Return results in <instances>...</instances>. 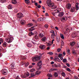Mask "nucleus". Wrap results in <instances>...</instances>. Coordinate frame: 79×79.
Segmentation results:
<instances>
[{
	"label": "nucleus",
	"mask_w": 79,
	"mask_h": 79,
	"mask_svg": "<svg viewBox=\"0 0 79 79\" xmlns=\"http://www.w3.org/2000/svg\"><path fill=\"white\" fill-rule=\"evenodd\" d=\"M48 6L49 7H52V9L53 10L56 9V6L54 5V3L52 2L51 0H48L47 1Z\"/></svg>",
	"instance_id": "f257e3e1"
},
{
	"label": "nucleus",
	"mask_w": 79,
	"mask_h": 79,
	"mask_svg": "<svg viewBox=\"0 0 79 79\" xmlns=\"http://www.w3.org/2000/svg\"><path fill=\"white\" fill-rule=\"evenodd\" d=\"M40 60V56H39L34 57L32 58V60L34 62L36 61H39V60Z\"/></svg>",
	"instance_id": "f03ea898"
},
{
	"label": "nucleus",
	"mask_w": 79,
	"mask_h": 79,
	"mask_svg": "<svg viewBox=\"0 0 79 79\" xmlns=\"http://www.w3.org/2000/svg\"><path fill=\"white\" fill-rule=\"evenodd\" d=\"M37 32L36 31H35V35L34 36L32 39L33 40H34V41H35V39H36V40H38V39H39V38L38 36H37Z\"/></svg>",
	"instance_id": "7ed1b4c3"
},
{
	"label": "nucleus",
	"mask_w": 79,
	"mask_h": 79,
	"mask_svg": "<svg viewBox=\"0 0 79 79\" xmlns=\"http://www.w3.org/2000/svg\"><path fill=\"white\" fill-rule=\"evenodd\" d=\"M14 39L13 38L10 37V38H7L6 39V41L8 43H11L13 41V40Z\"/></svg>",
	"instance_id": "20e7f679"
},
{
	"label": "nucleus",
	"mask_w": 79,
	"mask_h": 79,
	"mask_svg": "<svg viewBox=\"0 0 79 79\" xmlns=\"http://www.w3.org/2000/svg\"><path fill=\"white\" fill-rule=\"evenodd\" d=\"M2 73L3 74V75H7L8 74V71L6 69H3L2 70Z\"/></svg>",
	"instance_id": "39448f33"
},
{
	"label": "nucleus",
	"mask_w": 79,
	"mask_h": 79,
	"mask_svg": "<svg viewBox=\"0 0 79 79\" xmlns=\"http://www.w3.org/2000/svg\"><path fill=\"white\" fill-rule=\"evenodd\" d=\"M17 16L19 18H21L23 17V14L22 13H19L17 14Z\"/></svg>",
	"instance_id": "423d86ee"
},
{
	"label": "nucleus",
	"mask_w": 79,
	"mask_h": 79,
	"mask_svg": "<svg viewBox=\"0 0 79 79\" xmlns=\"http://www.w3.org/2000/svg\"><path fill=\"white\" fill-rule=\"evenodd\" d=\"M57 15H58L59 17H62L64 15V13L63 12L59 13Z\"/></svg>",
	"instance_id": "0eeeda50"
},
{
	"label": "nucleus",
	"mask_w": 79,
	"mask_h": 79,
	"mask_svg": "<svg viewBox=\"0 0 79 79\" xmlns=\"http://www.w3.org/2000/svg\"><path fill=\"white\" fill-rule=\"evenodd\" d=\"M66 7L67 9H70L71 8V4L70 3H68L66 6Z\"/></svg>",
	"instance_id": "6e6552de"
},
{
	"label": "nucleus",
	"mask_w": 79,
	"mask_h": 79,
	"mask_svg": "<svg viewBox=\"0 0 79 79\" xmlns=\"http://www.w3.org/2000/svg\"><path fill=\"white\" fill-rule=\"evenodd\" d=\"M77 33H73L72 35V37H73V38H74V37H77Z\"/></svg>",
	"instance_id": "1a4fd4ad"
},
{
	"label": "nucleus",
	"mask_w": 79,
	"mask_h": 79,
	"mask_svg": "<svg viewBox=\"0 0 79 79\" xmlns=\"http://www.w3.org/2000/svg\"><path fill=\"white\" fill-rule=\"evenodd\" d=\"M75 11V7H72L70 10V11L71 12V13H73V12H74Z\"/></svg>",
	"instance_id": "9d476101"
},
{
	"label": "nucleus",
	"mask_w": 79,
	"mask_h": 79,
	"mask_svg": "<svg viewBox=\"0 0 79 79\" xmlns=\"http://www.w3.org/2000/svg\"><path fill=\"white\" fill-rule=\"evenodd\" d=\"M40 48L41 49L44 50V49H45V48H46V46L45 45H41L40 46Z\"/></svg>",
	"instance_id": "9b49d317"
},
{
	"label": "nucleus",
	"mask_w": 79,
	"mask_h": 79,
	"mask_svg": "<svg viewBox=\"0 0 79 79\" xmlns=\"http://www.w3.org/2000/svg\"><path fill=\"white\" fill-rule=\"evenodd\" d=\"M42 61L40 60V61L38 62L37 63V65L38 66H42Z\"/></svg>",
	"instance_id": "f8f14e48"
},
{
	"label": "nucleus",
	"mask_w": 79,
	"mask_h": 79,
	"mask_svg": "<svg viewBox=\"0 0 79 79\" xmlns=\"http://www.w3.org/2000/svg\"><path fill=\"white\" fill-rule=\"evenodd\" d=\"M35 34V32L33 33H32V32H31L29 33L28 35L29 36H31V35H34Z\"/></svg>",
	"instance_id": "ddd939ff"
},
{
	"label": "nucleus",
	"mask_w": 79,
	"mask_h": 79,
	"mask_svg": "<svg viewBox=\"0 0 79 79\" xmlns=\"http://www.w3.org/2000/svg\"><path fill=\"white\" fill-rule=\"evenodd\" d=\"M31 77H29V78H31L32 77H34V76H35V75L34 73H30Z\"/></svg>",
	"instance_id": "4468645a"
},
{
	"label": "nucleus",
	"mask_w": 79,
	"mask_h": 79,
	"mask_svg": "<svg viewBox=\"0 0 79 79\" xmlns=\"http://www.w3.org/2000/svg\"><path fill=\"white\" fill-rule=\"evenodd\" d=\"M34 27H31V28H30L29 29V30L30 31H32L33 30H34L35 29V28H34Z\"/></svg>",
	"instance_id": "2eb2a0df"
},
{
	"label": "nucleus",
	"mask_w": 79,
	"mask_h": 79,
	"mask_svg": "<svg viewBox=\"0 0 79 79\" xmlns=\"http://www.w3.org/2000/svg\"><path fill=\"white\" fill-rule=\"evenodd\" d=\"M12 3L13 4H16L17 3V2L16 0H12Z\"/></svg>",
	"instance_id": "dca6fc26"
},
{
	"label": "nucleus",
	"mask_w": 79,
	"mask_h": 79,
	"mask_svg": "<svg viewBox=\"0 0 79 79\" xmlns=\"http://www.w3.org/2000/svg\"><path fill=\"white\" fill-rule=\"evenodd\" d=\"M76 43L75 42H72L70 43V45L71 46H73V45H74Z\"/></svg>",
	"instance_id": "f3484780"
},
{
	"label": "nucleus",
	"mask_w": 79,
	"mask_h": 79,
	"mask_svg": "<svg viewBox=\"0 0 79 79\" xmlns=\"http://www.w3.org/2000/svg\"><path fill=\"white\" fill-rule=\"evenodd\" d=\"M8 8L9 9L11 10V9L13 8V6L11 5H9L8 6Z\"/></svg>",
	"instance_id": "a211bd4d"
},
{
	"label": "nucleus",
	"mask_w": 79,
	"mask_h": 79,
	"mask_svg": "<svg viewBox=\"0 0 79 79\" xmlns=\"http://www.w3.org/2000/svg\"><path fill=\"white\" fill-rule=\"evenodd\" d=\"M20 23L22 25H24V23H25V20H21V21Z\"/></svg>",
	"instance_id": "6ab92c4d"
},
{
	"label": "nucleus",
	"mask_w": 79,
	"mask_h": 79,
	"mask_svg": "<svg viewBox=\"0 0 79 79\" xmlns=\"http://www.w3.org/2000/svg\"><path fill=\"white\" fill-rule=\"evenodd\" d=\"M39 37L40 38H42L43 37H44V34H43L42 33H40L39 34Z\"/></svg>",
	"instance_id": "aec40b11"
},
{
	"label": "nucleus",
	"mask_w": 79,
	"mask_h": 79,
	"mask_svg": "<svg viewBox=\"0 0 79 79\" xmlns=\"http://www.w3.org/2000/svg\"><path fill=\"white\" fill-rule=\"evenodd\" d=\"M52 15H53V16H55V15H57V16H58V13L57 12H54V13H52Z\"/></svg>",
	"instance_id": "412c9836"
},
{
	"label": "nucleus",
	"mask_w": 79,
	"mask_h": 79,
	"mask_svg": "<svg viewBox=\"0 0 79 79\" xmlns=\"http://www.w3.org/2000/svg\"><path fill=\"white\" fill-rule=\"evenodd\" d=\"M54 76L56 77H58V73L56 72L54 73Z\"/></svg>",
	"instance_id": "4be33fe9"
},
{
	"label": "nucleus",
	"mask_w": 79,
	"mask_h": 79,
	"mask_svg": "<svg viewBox=\"0 0 79 79\" xmlns=\"http://www.w3.org/2000/svg\"><path fill=\"white\" fill-rule=\"evenodd\" d=\"M46 37H44L42 38L41 40H42V41H43V42H45V41L46 40Z\"/></svg>",
	"instance_id": "5701e85b"
},
{
	"label": "nucleus",
	"mask_w": 79,
	"mask_h": 79,
	"mask_svg": "<svg viewBox=\"0 0 79 79\" xmlns=\"http://www.w3.org/2000/svg\"><path fill=\"white\" fill-rule=\"evenodd\" d=\"M40 71L38 70V71H37L36 73H35V74H37V75H39V74H40Z\"/></svg>",
	"instance_id": "b1692460"
},
{
	"label": "nucleus",
	"mask_w": 79,
	"mask_h": 79,
	"mask_svg": "<svg viewBox=\"0 0 79 79\" xmlns=\"http://www.w3.org/2000/svg\"><path fill=\"white\" fill-rule=\"evenodd\" d=\"M3 47H6V45H7V44H6V42H4L3 44Z\"/></svg>",
	"instance_id": "393cba45"
},
{
	"label": "nucleus",
	"mask_w": 79,
	"mask_h": 79,
	"mask_svg": "<svg viewBox=\"0 0 79 79\" xmlns=\"http://www.w3.org/2000/svg\"><path fill=\"white\" fill-rule=\"evenodd\" d=\"M35 71V69H32L30 70V71L31 73H32V72H34V71Z\"/></svg>",
	"instance_id": "a878e982"
},
{
	"label": "nucleus",
	"mask_w": 79,
	"mask_h": 79,
	"mask_svg": "<svg viewBox=\"0 0 79 79\" xmlns=\"http://www.w3.org/2000/svg\"><path fill=\"white\" fill-rule=\"evenodd\" d=\"M27 46L28 47L31 48L32 47V44L31 43H28L27 44Z\"/></svg>",
	"instance_id": "bb28decb"
},
{
	"label": "nucleus",
	"mask_w": 79,
	"mask_h": 79,
	"mask_svg": "<svg viewBox=\"0 0 79 79\" xmlns=\"http://www.w3.org/2000/svg\"><path fill=\"white\" fill-rule=\"evenodd\" d=\"M25 3H27V4H28V3H30V1H29V0H25Z\"/></svg>",
	"instance_id": "cd10ccee"
},
{
	"label": "nucleus",
	"mask_w": 79,
	"mask_h": 79,
	"mask_svg": "<svg viewBox=\"0 0 79 79\" xmlns=\"http://www.w3.org/2000/svg\"><path fill=\"white\" fill-rule=\"evenodd\" d=\"M60 35L61 39H64V36H63V34H60Z\"/></svg>",
	"instance_id": "c85d7f7f"
},
{
	"label": "nucleus",
	"mask_w": 79,
	"mask_h": 79,
	"mask_svg": "<svg viewBox=\"0 0 79 79\" xmlns=\"http://www.w3.org/2000/svg\"><path fill=\"white\" fill-rule=\"evenodd\" d=\"M27 26H28V27H31V26H33V24L32 23H29L28 24H27Z\"/></svg>",
	"instance_id": "c756f323"
},
{
	"label": "nucleus",
	"mask_w": 79,
	"mask_h": 79,
	"mask_svg": "<svg viewBox=\"0 0 79 79\" xmlns=\"http://www.w3.org/2000/svg\"><path fill=\"white\" fill-rule=\"evenodd\" d=\"M11 65V68H12V69H14V66H15V64L12 63Z\"/></svg>",
	"instance_id": "7c9ffc66"
},
{
	"label": "nucleus",
	"mask_w": 79,
	"mask_h": 79,
	"mask_svg": "<svg viewBox=\"0 0 79 79\" xmlns=\"http://www.w3.org/2000/svg\"><path fill=\"white\" fill-rule=\"evenodd\" d=\"M41 20V21H43L44 20H45V18L44 17H41L40 18Z\"/></svg>",
	"instance_id": "2f4dec72"
},
{
	"label": "nucleus",
	"mask_w": 79,
	"mask_h": 79,
	"mask_svg": "<svg viewBox=\"0 0 79 79\" xmlns=\"http://www.w3.org/2000/svg\"><path fill=\"white\" fill-rule=\"evenodd\" d=\"M61 19L62 21H63L65 20V17H62V18Z\"/></svg>",
	"instance_id": "473e14b6"
},
{
	"label": "nucleus",
	"mask_w": 79,
	"mask_h": 79,
	"mask_svg": "<svg viewBox=\"0 0 79 79\" xmlns=\"http://www.w3.org/2000/svg\"><path fill=\"white\" fill-rule=\"evenodd\" d=\"M61 75L64 77H65V76H66V75H65V73H64V72H62L61 73Z\"/></svg>",
	"instance_id": "72a5a7b5"
},
{
	"label": "nucleus",
	"mask_w": 79,
	"mask_h": 79,
	"mask_svg": "<svg viewBox=\"0 0 79 79\" xmlns=\"http://www.w3.org/2000/svg\"><path fill=\"white\" fill-rule=\"evenodd\" d=\"M48 54L49 55H52L53 54V53L52 52H49L48 53Z\"/></svg>",
	"instance_id": "f704fd0d"
},
{
	"label": "nucleus",
	"mask_w": 79,
	"mask_h": 79,
	"mask_svg": "<svg viewBox=\"0 0 79 79\" xmlns=\"http://www.w3.org/2000/svg\"><path fill=\"white\" fill-rule=\"evenodd\" d=\"M67 54L68 55H70V50H69V49L68 50H67Z\"/></svg>",
	"instance_id": "c9c22d12"
},
{
	"label": "nucleus",
	"mask_w": 79,
	"mask_h": 79,
	"mask_svg": "<svg viewBox=\"0 0 79 79\" xmlns=\"http://www.w3.org/2000/svg\"><path fill=\"white\" fill-rule=\"evenodd\" d=\"M0 2L1 3H5V2H6V0H1Z\"/></svg>",
	"instance_id": "e433bc0d"
},
{
	"label": "nucleus",
	"mask_w": 79,
	"mask_h": 79,
	"mask_svg": "<svg viewBox=\"0 0 79 79\" xmlns=\"http://www.w3.org/2000/svg\"><path fill=\"white\" fill-rule=\"evenodd\" d=\"M56 40L57 41V42H60V38H56Z\"/></svg>",
	"instance_id": "4c0bfd02"
},
{
	"label": "nucleus",
	"mask_w": 79,
	"mask_h": 79,
	"mask_svg": "<svg viewBox=\"0 0 79 79\" xmlns=\"http://www.w3.org/2000/svg\"><path fill=\"white\" fill-rule=\"evenodd\" d=\"M3 48L2 47H0V52H1L2 51H3Z\"/></svg>",
	"instance_id": "58836bf2"
},
{
	"label": "nucleus",
	"mask_w": 79,
	"mask_h": 79,
	"mask_svg": "<svg viewBox=\"0 0 79 79\" xmlns=\"http://www.w3.org/2000/svg\"><path fill=\"white\" fill-rule=\"evenodd\" d=\"M50 33H51L52 34H54V35H55V32H54V31L53 30H52L51 31H50Z\"/></svg>",
	"instance_id": "ea45409f"
},
{
	"label": "nucleus",
	"mask_w": 79,
	"mask_h": 79,
	"mask_svg": "<svg viewBox=\"0 0 79 79\" xmlns=\"http://www.w3.org/2000/svg\"><path fill=\"white\" fill-rule=\"evenodd\" d=\"M29 66V63L27 62V63H26L25 64V67H27Z\"/></svg>",
	"instance_id": "a19ab883"
},
{
	"label": "nucleus",
	"mask_w": 79,
	"mask_h": 79,
	"mask_svg": "<svg viewBox=\"0 0 79 79\" xmlns=\"http://www.w3.org/2000/svg\"><path fill=\"white\" fill-rule=\"evenodd\" d=\"M44 27L46 28H48V24H46L44 25Z\"/></svg>",
	"instance_id": "79ce46f5"
},
{
	"label": "nucleus",
	"mask_w": 79,
	"mask_h": 79,
	"mask_svg": "<svg viewBox=\"0 0 79 79\" xmlns=\"http://www.w3.org/2000/svg\"><path fill=\"white\" fill-rule=\"evenodd\" d=\"M67 60H66V59H64L63 60V62H64V63H65L66 62Z\"/></svg>",
	"instance_id": "37998d69"
},
{
	"label": "nucleus",
	"mask_w": 79,
	"mask_h": 79,
	"mask_svg": "<svg viewBox=\"0 0 79 79\" xmlns=\"http://www.w3.org/2000/svg\"><path fill=\"white\" fill-rule=\"evenodd\" d=\"M48 77H52V75L51 74H48Z\"/></svg>",
	"instance_id": "c03bdc74"
},
{
	"label": "nucleus",
	"mask_w": 79,
	"mask_h": 79,
	"mask_svg": "<svg viewBox=\"0 0 79 79\" xmlns=\"http://www.w3.org/2000/svg\"><path fill=\"white\" fill-rule=\"evenodd\" d=\"M29 76V73H27L26 74V75H25V77H28V76Z\"/></svg>",
	"instance_id": "a18cd8bd"
},
{
	"label": "nucleus",
	"mask_w": 79,
	"mask_h": 79,
	"mask_svg": "<svg viewBox=\"0 0 79 79\" xmlns=\"http://www.w3.org/2000/svg\"><path fill=\"white\" fill-rule=\"evenodd\" d=\"M55 13H59V12H60V11H59L58 10H55Z\"/></svg>",
	"instance_id": "49530a36"
},
{
	"label": "nucleus",
	"mask_w": 79,
	"mask_h": 79,
	"mask_svg": "<svg viewBox=\"0 0 79 79\" xmlns=\"http://www.w3.org/2000/svg\"><path fill=\"white\" fill-rule=\"evenodd\" d=\"M21 59H22L23 60H26V57H25V56L21 57Z\"/></svg>",
	"instance_id": "de8ad7c7"
},
{
	"label": "nucleus",
	"mask_w": 79,
	"mask_h": 79,
	"mask_svg": "<svg viewBox=\"0 0 79 79\" xmlns=\"http://www.w3.org/2000/svg\"><path fill=\"white\" fill-rule=\"evenodd\" d=\"M75 9L77 10H79V6H76Z\"/></svg>",
	"instance_id": "09e8293b"
},
{
	"label": "nucleus",
	"mask_w": 79,
	"mask_h": 79,
	"mask_svg": "<svg viewBox=\"0 0 79 79\" xmlns=\"http://www.w3.org/2000/svg\"><path fill=\"white\" fill-rule=\"evenodd\" d=\"M61 45L62 46H63V45H64V42L63 41H62L61 42Z\"/></svg>",
	"instance_id": "8fccbe9b"
},
{
	"label": "nucleus",
	"mask_w": 79,
	"mask_h": 79,
	"mask_svg": "<svg viewBox=\"0 0 79 79\" xmlns=\"http://www.w3.org/2000/svg\"><path fill=\"white\" fill-rule=\"evenodd\" d=\"M55 59H56V60H58H58H60V59H59V58H58V57L57 56H56L55 57Z\"/></svg>",
	"instance_id": "3c124183"
},
{
	"label": "nucleus",
	"mask_w": 79,
	"mask_h": 79,
	"mask_svg": "<svg viewBox=\"0 0 79 79\" xmlns=\"http://www.w3.org/2000/svg\"><path fill=\"white\" fill-rule=\"evenodd\" d=\"M62 56V54H59L58 57L59 58H60V57Z\"/></svg>",
	"instance_id": "603ef678"
},
{
	"label": "nucleus",
	"mask_w": 79,
	"mask_h": 79,
	"mask_svg": "<svg viewBox=\"0 0 79 79\" xmlns=\"http://www.w3.org/2000/svg\"><path fill=\"white\" fill-rule=\"evenodd\" d=\"M21 77H22V78H25V77H24V75H21Z\"/></svg>",
	"instance_id": "864d4df0"
},
{
	"label": "nucleus",
	"mask_w": 79,
	"mask_h": 79,
	"mask_svg": "<svg viewBox=\"0 0 79 79\" xmlns=\"http://www.w3.org/2000/svg\"><path fill=\"white\" fill-rule=\"evenodd\" d=\"M15 79H21L19 77V76L18 75L17 77Z\"/></svg>",
	"instance_id": "5fc2aeb1"
},
{
	"label": "nucleus",
	"mask_w": 79,
	"mask_h": 79,
	"mask_svg": "<svg viewBox=\"0 0 79 79\" xmlns=\"http://www.w3.org/2000/svg\"><path fill=\"white\" fill-rule=\"evenodd\" d=\"M54 66L55 68H57L58 67V65H57V64H54Z\"/></svg>",
	"instance_id": "6e6d98bb"
},
{
	"label": "nucleus",
	"mask_w": 79,
	"mask_h": 79,
	"mask_svg": "<svg viewBox=\"0 0 79 79\" xmlns=\"http://www.w3.org/2000/svg\"><path fill=\"white\" fill-rule=\"evenodd\" d=\"M67 71H71V69H69V68H67Z\"/></svg>",
	"instance_id": "4d7b16f0"
},
{
	"label": "nucleus",
	"mask_w": 79,
	"mask_h": 79,
	"mask_svg": "<svg viewBox=\"0 0 79 79\" xmlns=\"http://www.w3.org/2000/svg\"><path fill=\"white\" fill-rule=\"evenodd\" d=\"M66 65H67V66H68V67H69V66H70V65H69V63L66 64Z\"/></svg>",
	"instance_id": "13d9d810"
},
{
	"label": "nucleus",
	"mask_w": 79,
	"mask_h": 79,
	"mask_svg": "<svg viewBox=\"0 0 79 79\" xmlns=\"http://www.w3.org/2000/svg\"><path fill=\"white\" fill-rule=\"evenodd\" d=\"M41 7V6L40 5H39L37 6V7L38 8H40Z\"/></svg>",
	"instance_id": "bf43d9fd"
},
{
	"label": "nucleus",
	"mask_w": 79,
	"mask_h": 79,
	"mask_svg": "<svg viewBox=\"0 0 79 79\" xmlns=\"http://www.w3.org/2000/svg\"><path fill=\"white\" fill-rule=\"evenodd\" d=\"M52 44H51V43H48V46H50V45H51Z\"/></svg>",
	"instance_id": "052dcab7"
},
{
	"label": "nucleus",
	"mask_w": 79,
	"mask_h": 79,
	"mask_svg": "<svg viewBox=\"0 0 79 79\" xmlns=\"http://www.w3.org/2000/svg\"><path fill=\"white\" fill-rule=\"evenodd\" d=\"M14 11L15 13H17L18 10L17 9H16L14 10Z\"/></svg>",
	"instance_id": "680f3d73"
},
{
	"label": "nucleus",
	"mask_w": 79,
	"mask_h": 79,
	"mask_svg": "<svg viewBox=\"0 0 79 79\" xmlns=\"http://www.w3.org/2000/svg\"><path fill=\"white\" fill-rule=\"evenodd\" d=\"M60 51H61V49L59 48L57 49V52H60Z\"/></svg>",
	"instance_id": "e2e57ef3"
},
{
	"label": "nucleus",
	"mask_w": 79,
	"mask_h": 79,
	"mask_svg": "<svg viewBox=\"0 0 79 79\" xmlns=\"http://www.w3.org/2000/svg\"><path fill=\"white\" fill-rule=\"evenodd\" d=\"M52 71H53V69H51L49 70V72H52Z\"/></svg>",
	"instance_id": "0e129e2a"
},
{
	"label": "nucleus",
	"mask_w": 79,
	"mask_h": 79,
	"mask_svg": "<svg viewBox=\"0 0 79 79\" xmlns=\"http://www.w3.org/2000/svg\"><path fill=\"white\" fill-rule=\"evenodd\" d=\"M32 67H33V66H32V65H29V68H32Z\"/></svg>",
	"instance_id": "69168bd1"
},
{
	"label": "nucleus",
	"mask_w": 79,
	"mask_h": 79,
	"mask_svg": "<svg viewBox=\"0 0 79 79\" xmlns=\"http://www.w3.org/2000/svg\"><path fill=\"white\" fill-rule=\"evenodd\" d=\"M77 47L78 48H79V43H77Z\"/></svg>",
	"instance_id": "338daca9"
},
{
	"label": "nucleus",
	"mask_w": 79,
	"mask_h": 79,
	"mask_svg": "<svg viewBox=\"0 0 79 79\" xmlns=\"http://www.w3.org/2000/svg\"><path fill=\"white\" fill-rule=\"evenodd\" d=\"M74 78L75 79H79V78H78V77H77L75 76Z\"/></svg>",
	"instance_id": "774afa93"
}]
</instances>
